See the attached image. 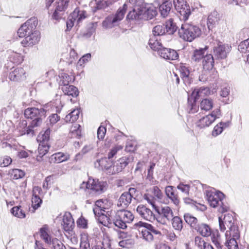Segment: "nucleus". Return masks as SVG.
<instances>
[{
	"mask_svg": "<svg viewBox=\"0 0 249 249\" xmlns=\"http://www.w3.org/2000/svg\"><path fill=\"white\" fill-rule=\"evenodd\" d=\"M205 194L207 199L212 207H218V211L221 213L229 210V205L226 202L223 193L218 191H216L214 189H211L207 190Z\"/></svg>",
	"mask_w": 249,
	"mask_h": 249,
	"instance_id": "obj_1",
	"label": "nucleus"
},
{
	"mask_svg": "<svg viewBox=\"0 0 249 249\" xmlns=\"http://www.w3.org/2000/svg\"><path fill=\"white\" fill-rule=\"evenodd\" d=\"M157 14V11L153 7L136 6L132 11L127 15L128 19L139 20L151 19Z\"/></svg>",
	"mask_w": 249,
	"mask_h": 249,
	"instance_id": "obj_2",
	"label": "nucleus"
},
{
	"mask_svg": "<svg viewBox=\"0 0 249 249\" xmlns=\"http://www.w3.org/2000/svg\"><path fill=\"white\" fill-rule=\"evenodd\" d=\"M48 105H46L40 108L28 107L24 110V116L27 119H33L31 122L32 126H39L41 125L42 119L46 117Z\"/></svg>",
	"mask_w": 249,
	"mask_h": 249,
	"instance_id": "obj_3",
	"label": "nucleus"
},
{
	"mask_svg": "<svg viewBox=\"0 0 249 249\" xmlns=\"http://www.w3.org/2000/svg\"><path fill=\"white\" fill-rule=\"evenodd\" d=\"M136 226L139 228L143 239L147 242H151L161 235V232L150 224L140 221Z\"/></svg>",
	"mask_w": 249,
	"mask_h": 249,
	"instance_id": "obj_4",
	"label": "nucleus"
},
{
	"mask_svg": "<svg viewBox=\"0 0 249 249\" xmlns=\"http://www.w3.org/2000/svg\"><path fill=\"white\" fill-rule=\"evenodd\" d=\"M178 34L180 37L184 40L191 42L201 35V31L197 26L194 24L185 23L179 29Z\"/></svg>",
	"mask_w": 249,
	"mask_h": 249,
	"instance_id": "obj_5",
	"label": "nucleus"
},
{
	"mask_svg": "<svg viewBox=\"0 0 249 249\" xmlns=\"http://www.w3.org/2000/svg\"><path fill=\"white\" fill-rule=\"evenodd\" d=\"M134 218V216L130 211L123 209L117 211L112 221L115 226L124 229L127 227L126 224L131 223Z\"/></svg>",
	"mask_w": 249,
	"mask_h": 249,
	"instance_id": "obj_6",
	"label": "nucleus"
},
{
	"mask_svg": "<svg viewBox=\"0 0 249 249\" xmlns=\"http://www.w3.org/2000/svg\"><path fill=\"white\" fill-rule=\"evenodd\" d=\"M219 228L221 231H224L227 228L228 230L226 231V236L230 235V232L239 231L238 227L235 222L232 214L227 213L224 215L223 219L222 217H219Z\"/></svg>",
	"mask_w": 249,
	"mask_h": 249,
	"instance_id": "obj_7",
	"label": "nucleus"
},
{
	"mask_svg": "<svg viewBox=\"0 0 249 249\" xmlns=\"http://www.w3.org/2000/svg\"><path fill=\"white\" fill-rule=\"evenodd\" d=\"M127 4H124L122 9H119L115 15L108 16L103 21L102 25L105 28H112L117 25L119 22L123 19L126 11Z\"/></svg>",
	"mask_w": 249,
	"mask_h": 249,
	"instance_id": "obj_8",
	"label": "nucleus"
},
{
	"mask_svg": "<svg viewBox=\"0 0 249 249\" xmlns=\"http://www.w3.org/2000/svg\"><path fill=\"white\" fill-rule=\"evenodd\" d=\"M37 23V19L35 17L28 19L18 30V34L19 37L25 38L28 35L32 33L36 30Z\"/></svg>",
	"mask_w": 249,
	"mask_h": 249,
	"instance_id": "obj_9",
	"label": "nucleus"
},
{
	"mask_svg": "<svg viewBox=\"0 0 249 249\" xmlns=\"http://www.w3.org/2000/svg\"><path fill=\"white\" fill-rule=\"evenodd\" d=\"M221 116L220 110L219 108L213 110L211 114L200 119L196 123V125L200 128L210 126L217 119Z\"/></svg>",
	"mask_w": 249,
	"mask_h": 249,
	"instance_id": "obj_10",
	"label": "nucleus"
},
{
	"mask_svg": "<svg viewBox=\"0 0 249 249\" xmlns=\"http://www.w3.org/2000/svg\"><path fill=\"white\" fill-rule=\"evenodd\" d=\"M86 12L80 11L78 8H76L73 12L69 16L66 22V31H70L73 26L74 23L79 24L84 19L86 18Z\"/></svg>",
	"mask_w": 249,
	"mask_h": 249,
	"instance_id": "obj_11",
	"label": "nucleus"
},
{
	"mask_svg": "<svg viewBox=\"0 0 249 249\" xmlns=\"http://www.w3.org/2000/svg\"><path fill=\"white\" fill-rule=\"evenodd\" d=\"M154 210L160 216L157 218V221L162 224L166 223L165 219L170 221L174 217L173 211L169 206H165L160 208L157 206Z\"/></svg>",
	"mask_w": 249,
	"mask_h": 249,
	"instance_id": "obj_12",
	"label": "nucleus"
},
{
	"mask_svg": "<svg viewBox=\"0 0 249 249\" xmlns=\"http://www.w3.org/2000/svg\"><path fill=\"white\" fill-rule=\"evenodd\" d=\"M174 4L176 10L183 17L184 20L188 19L191 14L189 5L185 0H174Z\"/></svg>",
	"mask_w": 249,
	"mask_h": 249,
	"instance_id": "obj_13",
	"label": "nucleus"
},
{
	"mask_svg": "<svg viewBox=\"0 0 249 249\" xmlns=\"http://www.w3.org/2000/svg\"><path fill=\"white\" fill-rule=\"evenodd\" d=\"M86 185L87 189L92 190L98 194H101L106 189V182L99 181L94 179L89 178L86 183L83 182V185Z\"/></svg>",
	"mask_w": 249,
	"mask_h": 249,
	"instance_id": "obj_14",
	"label": "nucleus"
},
{
	"mask_svg": "<svg viewBox=\"0 0 249 249\" xmlns=\"http://www.w3.org/2000/svg\"><path fill=\"white\" fill-rule=\"evenodd\" d=\"M230 50V48L228 45L219 42L217 46L213 47V53L216 59H224L227 57Z\"/></svg>",
	"mask_w": 249,
	"mask_h": 249,
	"instance_id": "obj_15",
	"label": "nucleus"
},
{
	"mask_svg": "<svg viewBox=\"0 0 249 249\" xmlns=\"http://www.w3.org/2000/svg\"><path fill=\"white\" fill-rule=\"evenodd\" d=\"M112 162L108 158H103L99 160H97L94 162L95 168L101 169L107 172V174L111 175Z\"/></svg>",
	"mask_w": 249,
	"mask_h": 249,
	"instance_id": "obj_16",
	"label": "nucleus"
},
{
	"mask_svg": "<svg viewBox=\"0 0 249 249\" xmlns=\"http://www.w3.org/2000/svg\"><path fill=\"white\" fill-rule=\"evenodd\" d=\"M230 235L226 236L225 233V237L226 241L225 243V245L229 249H239L237 240L240 238V232L239 231L230 232Z\"/></svg>",
	"mask_w": 249,
	"mask_h": 249,
	"instance_id": "obj_17",
	"label": "nucleus"
},
{
	"mask_svg": "<svg viewBox=\"0 0 249 249\" xmlns=\"http://www.w3.org/2000/svg\"><path fill=\"white\" fill-rule=\"evenodd\" d=\"M12 69L13 70L9 74V79L11 81L18 82L26 79V72L23 68L18 67Z\"/></svg>",
	"mask_w": 249,
	"mask_h": 249,
	"instance_id": "obj_18",
	"label": "nucleus"
},
{
	"mask_svg": "<svg viewBox=\"0 0 249 249\" xmlns=\"http://www.w3.org/2000/svg\"><path fill=\"white\" fill-rule=\"evenodd\" d=\"M136 211L139 215L146 220L152 221L155 219V215L152 211L144 205H139Z\"/></svg>",
	"mask_w": 249,
	"mask_h": 249,
	"instance_id": "obj_19",
	"label": "nucleus"
},
{
	"mask_svg": "<svg viewBox=\"0 0 249 249\" xmlns=\"http://www.w3.org/2000/svg\"><path fill=\"white\" fill-rule=\"evenodd\" d=\"M40 38L39 32L35 30L23 39L21 43L24 46H33L39 41Z\"/></svg>",
	"mask_w": 249,
	"mask_h": 249,
	"instance_id": "obj_20",
	"label": "nucleus"
},
{
	"mask_svg": "<svg viewBox=\"0 0 249 249\" xmlns=\"http://www.w3.org/2000/svg\"><path fill=\"white\" fill-rule=\"evenodd\" d=\"M69 0H59L57 2L56 9L52 17L55 20H58L62 18L64 12L68 7Z\"/></svg>",
	"mask_w": 249,
	"mask_h": 249,
	"instance_id": "obj_21",
	"label": "nucleus"
},
{
	"mask_svg": "<svg viewBox=\"0 0 249 249\" xmlns=\"http://www.w3.org/2000/svg\"><path fill=\"white\" fill-rule=\"evenodd\" d=\"M158 54L167 61L175 60L178 58V54L175 50L163 47Z\"/></svg>",
	"mask_w": 249,
	"mask_h": 249,
	"instance_id": "obj_22",
	"label": "nucleus"
},
{
	"mask_svg": "<svg viewBox=\"0 0 249 249\" xmlns=\"http://www.w3.org/2000/svg\"><path fill=\"white\" fill-rule=\"evenodd\" d=\"M129 159L128 157H124L120 158L115 162L112 166L111 175L121 172L128 164Z\"/></svg>",
	"mask_w": 249,
	"mask_h": 249,
	"instance_id": "obj_23",
	"label": "nucleus"
},
{
	"mask_svg": "<svg viewBox=\"0 0 249 249\" xmlns=\"http://www.w3.org/2000/svg\"><path fill=\"white\" fill-rule=\"evenodd\" d=\"M40 237L48 246L51 245L53 238L51 234V231L47 225H44L39 229Z\"/></svg>",
	"mask_w": 249,
	"mask_h": 249,
	"instance_id": "obj_24",
	"label": "nucleus"
},
{
	"mask_svg": "<svg viewBox=\"0 0 249 249\" xmlns=\"http://www.w3.org/2000/svg\"><path fill=\"white\" fill-rule=\"evenodd\" d=\"M132 198L133 196L129 194L126 192L123 193L118 199L117 206L126 209L131 203Z\"/></svg>",
	"mask_w": 249,
	"mask_h": 249,
	"instance_id": "obj_25",
	"label": "nucleus"
},
{
	"mask_svg": "<svg viewBox=\"0 0 249 249\" xmlns=\"http://www.w3.org/2000/svg\"><path fill=\"white\" fill-rule=\"evenodd\" d=\"M211 94V91L208 87H200L196 88L192 91L191 95L196 99L204 98L209 96Z\"/></svg>",
	"mask_w": 249,
	"mask_h": 249,
	"instance_id": "obj_26",
	"label": "nucleus"
},
{
	"mask_svg": "<svg viewBox=\"0 0 249 249\" xmlns=\"http://www.w3.org/2000/svg\"><path fill=\"white\" fill-rule=\"evenodd\" d=\"M180 71L182 78L185 84H189L192 82V75L189 67L185 64H181Z\"/></svg>",
	"mask_w": 249,
	"mask_h": 249,
	"instance_id": "obj_27",
	"label": "nucleus"
},
{
	"mask_svg": "<svg viewBox=\"0 0 249 249\" xmlns=\"http://www.w3.org/2000/svg\"><path fill=\"white\" fill-rule=\"evenodd\" d=\"M195 231L201 236L206 237L211 236L213 232L209 225L203 223H199Z\"/></svg>",
	"mask_w": 249,
	"mask_h": 249,
	"instance_id": "obj_28",
	"label": "nucleus"
},
{
	"mask_svg": "<svg viewBox=\"0 0 249 249\" xmlns=\"http://www.w3.org/2000/svg\"><path fill=\"white\" fill-rule=\"evenodd\" d=\"M27 123L26 121L23 120L21 122L18 127L20 135H23L27 134V135L33 136L34 135V129L37 126H32L31 124L28 127H27Z\"/></svg>",
	"mask_w": 249,
	"mask_h": 249,
	"instance_id": "obj_29",
	"label": "nucleus"
},
{
	"mask_svg": "<svg viewBox=\"0 0 249 249\" xmlns=\"http://www.w3.org/2000/svg\"><path fill=\"white\" fill-rule=\"evenodd\" d=\"M62 225L65 231H69L72 229L74 226V221L70 213H65L63 216Z\"/></svg>",
	"mask_w": 249,
	"mask_h": 249,
	"instance_id": "obj_30",
	"label": "nucleus"
},
{
	"mask_svg": "<svg viewBox=\"0 0 249 249\" xmlns=\"http://www.w3.org/2000/svg\"><path fill=\"white\" fill-rule=\"evenodd\" d=\"M208 49V47L206 46L203 48H200L195 50L191 56L192 60L195 62L202 61L204 57H205V53Z\"/></svg>",
	"mask_w": 249,
	"mask_h": 249,
	"instance_id": "obj_31",
	"label": "nucleus"
},
{
	"mask_svg": "<svg viewBox=\"0 0 249 249\" xmlns=\"http://www.w3.org/2000/svg\"><path fill=\"white\" fill-rule=\"evenodd\" d=\"M202 65L205 71L212 70L214 66V58L211 54H206L202 60Z\"/></svg>",
	"mask_w": 249,
	"mask_h": 249,
	"instance_id": "obj_32",
	"label": "nucleus"
},
{
	"mask_svg": "<svg viewBox=\"0 0 249 249\" xmlns=\"http://www.w3.org/2000/svg\"><path fill=\"white\" fill-rule=\"evenodd\" d=\"M172 6V4L171 1H163L159 6V11L161 16L163 18L167 17L171 11Z\"/></svg>",
	"mask_w": 249,
	"mask_h": 249,
	"instance_id": "obj_33",
	"label": "nucleus"
},
{
	"mask_svg": "<svg viewBox=\"0 0 249 249\" xmlns=\"http://www.w3.org/2000/svg\"><path fill=\"white\" fill-rule=\"evenodd\" d=\"M61 89L65 95L71 96L73 97L77 96L79 94L77 88L73 85H69L62 87Z\"/></svg>",
	"mask_w": 249,
	"mask_h": 249,
	"instance_id": "obj_34",
	"label": "nucleus"
},
{
	"mask_svg": "<svg viewBox=\"0 0 249 249\" xmlns=\"http://www.w3.org/2000/svg\"><path fill=\"white\" fill-rule=\"evenodd\" d=\"M148 45L151 49L153 51H157L158 53L160 50H161L163 48L161 43L160 42L156 36H152L150 38Z\"/></svg>",
	"mask_w": 249,
	"mask_h": 249,
	"instance_id": "obj_35",
	"label": "nucleus"
},
{
	"mask_svg": "<svg viewBox=\"0 0 249 249\" xmlns=\"http://www.w3.org/2000/svg\"><path fill=\"white\" fill-rule=\"evenodd\" d=\"M219 20V15L217 12L214 11L208 16L207 25L209 30L213 29V26L216 24Z\"/></svg>",
	"mask_w": 249,
	"mask_h": 249,
	"instance_id": "obj_36",
	"label": "nucleus"
},
{
	"mask_svg": "<svg viewBox=\"0 0 249 249\" xmlns=\"http://www.w3.org/2000/svg\"><path fill=\"white\" fill-rule=\"evenodd\" d=\"M211 239L213 244L217 249H222L223 245L221 239L220 235L217 230L213 231V234L211 235Z\"/></svg>",
	"mask_w": 249,
	"mask_h": 249,
	"instance_id": "obj_37",
	"label": "nucleus"
},
{
	"mask_svg": "<svg viewBox=\"0 0 249 249\" xmlns=\"http://www.w3.org/2000/svg\"><path fill=\"white\" fill-rule=\"evenodd\" d=\"M184 218L185 222L190 225V227L195 230L199 223H198L197 219L189 213L184 214Z\"/></svg>",
	"mask_w": 249,
	"mask_h": 249,
	"instance_id": "obj_38",
	"label": "nucleus"
},
{
	"mask_svg": "<svg viewBox=\"0 0 249 249\" xmlns=\"http://www.w3.org/2000/svg\"><path fill=\"white\" fill-rule=\"evenodd\" d=\"M50 128H47L45 131H42L40 132L37 137V141L40 143L48 144V142L50 139Z\"/></svg>",
	"mask_w": 249,
	"mask_h": 249,
	"instance_id": "obj_39",
	"label": "nucleus"
},
{
	"mask_svg": "<svg viewBox=\"0 0 249 249\" xmlns=\"http://www.w3.org/2000/svg\"><path fill=\"white\" fill-rule=\"evenodd\" d=\"M197 99H195L191 95L188 97V109L190 113H195L198 110L199 107L196 104Z\"/></svg>",
	"mask_w": 249,
	"mask_h": 249,
	"instance_id": "obj_40",
	"label": "nucleus"
},
{
	"mask_svg": "<svg viewBox=\"0 0 249 249\" xmlns=\"http://www.w3.org/2000/svg\"><path fill=\"white\" fill-rule=\"evenodd\" d=\"M70 158L69 155H65L63 153L58 152L51 156L50 160L51 162L60 163L68 160Z\"/></svg>",
	"mask_w": 249,
	"mask_h": 249,
	"instance_id": "obj_41",
	"label": "nucleus"
},
{
	"mask_svg": "<svg viewBox=\"0 0 249 249\" xmlns=\"http://www.w3.org/2000/svg\"><path fill=\"white\" fill-rule=\"evenodd\" d=\"M112 3V0H95L96 6L92 8V10L95 12L98 10L105 9Z\"/></svg>",
	"mask_w": 249,
	"mask_h": 249,
	"instance_id": "obj_42",
	"label": "nucleus"
},
{
	"mask_svg": "<svg viewBox=\"0 0 249 249\" xmlns=\"http://www.w3.org/2000/svg\"><path fill=\"white\" fill-rule=\"evenodd\" d=\"M213 105V101L210 98H204L200 103V108L201 110L206 111L211 110Z\"/></svg>",
	"mask_w": 249,
	"mask_h": 249,
	"instance_id": "obj_43",
	"label": "nucleus"
},
{
	"mask_svg": "<svg viewBox=\"0 0 249 249\" xmlns=\"http://www.w3.org/2000/svg\"><path fill=\"white\" fill-rule=\"evenodd\" d=\"M59 77L60 78L59 84L61 87L69 85V83L74 79L72 75H70L65 72L60 73Z\"/></svg>",
	"mask_w": 249,
	"mask_h": 249,
	"instance_id": "obj_44",
	"label": "nucleus"
},
{
	"mask_svg": "<svg viewBox=\"0 0 249 249\" xmlns=\"http://www.w3.org/2000/svg\"><path fill=\"white\" fill-rule=\"evenodd\" d=\"M165 27V31L169 35H172L176 32L178 27L176 23L174 22L173 19L170 18L165 22L164 24Z\"/></svg>",
	"mask_w": 249,
	"mask_h": 249,
	"instance_id": "obj_45",
	"label": "nucleus"
},
{
	"mask_svg": "<svg viewBox=\"0 0 249 249\" xmlns=\"http://www.w3.org/2000/svg\"><path fill=\"white\" fill-rule=\"evenodd\" d=\"M79 113L80 110L78 109H73L65 117L66 122L71 123L74 122L79 118Z\"/></svg>",
	"mask_w": 249,
	"mask_h": 249,
	"instance_id": "obj_46",
	"label": "nucleus"
},
{
	"mask_svg": "<svg viewBox=\"0 0 249 249\" xmlns=\"http://www.w3.org/2000/svg\"><path fill=\"white\" fill-rule=\"evenodd\" d=\"M135 240L131 237L122 240L119 242V245L123 248L130 249L132 248L135 245Z\"/></svg>",
	"mask_w": 249,
	"mask_h": 249,
	"instance_id": "obj_47",
	"label": "nucleus"
},
{
	"mask_svg": "<svg viewBox=\"0 0 249 249\" xmlns=\"http://www.w3.org/2000/svg\"><path fill=\"white\" fill-rule=\"evenodd\" d=\"M164 24H159L154 26L152 29L153 36H160L164 35L166 32Z\"/></svg>",
	"mask_w": 249,
	"mask_h": 249,
	"instance_id": "obj_48",
	"label": "nucleus"
},
{
	"mask_svg": "<svg viewBox=\"0 0 249 249\" xmlns=\"http://www.w3.org/2000/svg\"><path fill=\"white\" fill-rule=\"evenodd\" d=\"M49 149V145L48 144H44L40 143L38 147V155L37 156V159L38 160H39V158H41L46 153H47Z\"/></svg>",
	"mask_w": 249,
	"mask_h": 249,
	"instance_id": "obj_49",
	"label": "nucleus"
},
{
	"mask_svg": "<svg viewBox=\"0 0 249 249\" xmlns=\"http://www.w3.org/2000/svg\"><path fill=\"white\" fill-rule=\"evenodd\" d=\"M11 212L13 215L19 218H24L26 217L25 212L21 209L20 206L13 207L11 210Z\"/></svg>",
	"mask_w": 249,
	"mask_h": 249,
	"instance_id": "obj_50",
	"label": "nucleus"
},
{
	"mask_svg": "<svg viewBox=\"0 0 249 249\" xmlns=\"http://www.w3.org/2000/svg\"><path fill=\"white\" fill-rule=\"evenodd\" d=\"M9 174L11 178L13 179H18L23 178L25 175V173L21 170L14 169L9 171Z\"/></svg>",
	"mask_w": 249,
	"mask_h": 249,
	"instance_id": "obj_51",
	"label": "nucleus"
},
{
	"mask_svg": "<svg viewBox=\"0 0 249 249\" xmlns=\"http://www.w3.org/2000/svg\"><path fill=\"white\" fill-rule=\"evenodd\" d=\"M172 226L175 230L180 231L183 228L182 220L178 216H174L171 219Z\"/></svg>",
	"mask_w": 249,
	"mask_h": 249,
	"instance_id": "obj_52",
	"label": "nucleus"
},
{
	"mask_svg": "<svg viewBox=\"0 0 249 249\" xmlns=\"http://www.w3.org/2000/svg\"><path fill=\"white\" fill-rule=\"evenodd\" d=\"M10 60L16 64H20L23 60V56L18 53L12 52L9 57Z\"/></svg>",
	"mask_w": 249,
	"mask_h": 249,
	"instance_id": "obj_53",
	"label": "nucleus"
},
{
	"mask_svg": "<svg viewBox=\"0 0 249 249\" xmlns=\"http://www.w3.org/2000/svg\"><path fill=\"white\" fill-rule=\"evenodd\" d=\"M42 200L39 196H33L32 198V206L33 209L30 210V211L34 213L35 211L40 207L42 203Z\"/></svg>",
	"mask_w": 249,
	"mask_h": 249,
	"instance_id": "obj_54",
	"label": "nucleus"
},
{
	"mask_svg": "<svg viewBox=\"0 0 249 249\" xmlns=\"http://www.w3.org/2000/svg\"><path fill=\"white\" fill-rule=\"evenodd\" d=\"M80 248V249H90L89 237L85 234L81 236Z\"/></svg>",
	"mask_w": 249,
	"mask_h": 249,
	"instance_id": "obj_55",
	"label": "nucleus"
},
{
	"mask_svg": "<svg viewBox=\"0 0 249 249\" xmlns=\"http://www.w3.org/2000/svg\"><path fill=\"white\" fill-rule=\"evenodd\" d=\"M149 192L153 195L156 199L161 200L163 197V194L158 186H154L149 189Z\"/></svg>",
	"mask_w": 249,
	"mask_h": 249,
	"instance_id": "obj_56",
	"label": "nucleus"
},
{
	"mask_svg": "<svg viewBox=\"0 0 249 249\" xmlns=\"http://www.w3.org/2000/svg\"><path fill=\"white\" fill-rule=\"evenodd\" d=\"M143 197L144 199L146 200L149 204L151 205L154 209H155V207H157L155 205V201L156 198L152 194L149 192V193L144 194Z\"/></svg>",
	"mask_w": 249,
	"mask_h": 249,
	"instance_id": "obj_57",
	"label": "nucleus"
},
{
	"mask_svg": "<svg viewBox=\"0 0 249 249\" xmlns=\"http://www.w3.org/2000/svg\"><path fill=\"white\" fill-rule=\"evenodd\" d=\"M238 50L242 53H246L249 51V38L240 43Z\"/></svg>",
	"mask_w": 249,
	"mask_h": 249,
	"instance_id": "obj_58",
	"label": "nucleus"
},
{
	"mask_svg": "<svg viewBox=\"0 0 249 249\" xmlns=\"http://www.w3.org/2000/svg\"><path fill=\"white\" fill-rule=\"evenodd\" d=\"M49 246L53 249H66L63 244L57 238H54Z\"/></svg>",
	"mask_w": 249,
	"mask_h": 249,
	"instance_id": "obj_59",
	"label": "nucleus"
},
{
	"mask_svg": "<svg viewBox=\"0 0 249 249\" xmlns=\"http://www.w3.org/2000/svg\"><path fill=\"white\" fill-rule=\"evenodd\" d=\"M123 149V146L121 145H116L113 147L108 153L107 158L108 159L112 158L119 150Z\"/></svg>",
	"mask_w": 249,
	"mask_h": 249,
	"instance_id": "obj_60",
	"label": "nucleus"
},
{
	"mask_svg": "<svg viewBox=\"0 0 249 249\" xmlns=\"http://www.w3.org/2000/svg\"><path fill=\"white\" fill-rule=\"evenodd\" d=\"M80 125L78 124H75L71 129V132L72 134V137H76L79 138L81 136V130L79 128Z\"/></svg>",
	"mask_w": 249,
	"mask_h": 249,
	"instance_id": "obj_61",
	"label": "nucleus"
},
{
	"mask_svg": "<svg viewBox=\"0 0 249 249\" xmlns=\"http://www.w3.org/2000/svg\"><path fill=\"white\" fill-rule=\"evenodd\" d=\"M177 188L180 190L185 195H188L190 189V186L188 184H184L182 183H180L178 185Z\"/></svg>",
	"mask_w": 249,
	"mask_h": 249,
	"instance_id": "obj_62",
	"label": "nucleus"
},
{
	"mask_svg": "<svg viewBox=\"0 0 249 249\" xmlns=\"http://www.w3.org/2000/svg\"><path fill=\"white\" fill-rule=\"evenodd\" d=\"M91 58V54L89 53L84 55L78 61L77 66H82L85 63L88 62Z\"/></svg>",
	"mask_w": 249,
	"mask_h": 249,
	"instance_id": "obj_63",
	"label": "nucleus"
},
{
	"mask_svg": "<svg viewBox=\"0 0 249 249\" xmlns=\"http://www.w3.org/2000/svg\"><path fill=\"white\" fill-rule=\"evenodd\" d=\"M95 249H112L109 241H105L101 244L95 246Z\"/></svg>",
	"mask_w": 249,
	"mask_h": 249,
	"instance_id": "obj_64",
	"label": "nucleus"
}]
</instances>
